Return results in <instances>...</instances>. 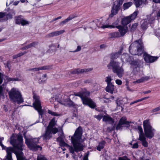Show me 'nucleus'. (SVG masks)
Listing matches in <instances>:
<instances>
[{"instance_id":"obj_1","label":"nucleus","mask_w":160,"mask_h":160,"mask_svg":"<svg viewBox=\"0 0 160 160\" xmlns=\"http://www.w3.org/2000/svg\"><path fill=\"white\" fill-rule=\"evenodd\" d=\"M90 94V92L88 91L79 92H74V94L71 95L68 98H64L65 99L63 101H61L60 103L66 106H70L72 105L73 102L71 100L70 98H73L74 96H78L80 97L82 100L83 104L88 105L91 108H94L96 107L95 103L90 98H88Z\"/></svg>"},{"instance_id":"obj_2","label":"nucleus","mask_w":160,"mask_h":160,"mask_svg":"<svg viewBox=\"0 0 160 160\" xmlns=\"http://www.w3.org/2000/svg\"><path fill=\"white\" fill-rule=\"evenodd\" d=\"M10 142L15 148L20 151L15 152L17 157V160H24L22 147L24 146L23 144V139L22 135L20 134H12L10 139Z\"/></svg>"},{"instance_id":"obj_3","label":"nucleus","mask_w":160,"mask_h":160,"mask_svg":"<svg viewBox=\"0 0 160 160\" xmlns=\"http://www.w3.org/2000/svg\"><path fill=\"white\" fill-rule=\"evenodd\" d=\"M82 135V128L79 127L77 129L74 134L71 138V141L74 149L72 147H70L69 149L70 152L73 154L74 151L78 152L83 150V145L81 142Z\"/></svg>"},{"instance_id":"obj_4","label":"nucleus","mask_w":160,"mask_h":160,"mask_svg":"<svg viewBox=\"0 0 160 160\" xmlns=\"http://www.w3.org/2000/svg\"><path fill=\"white\" fill-rule=\"evenodd\" d=\"M129 52L132 55H140L144 51L143 44L141 39L132 43L129 48Z\"/></svg>"},{"instance_id":"obj_5","label":"nucleus","mask_w":160,"mask_h":160,"mask_svg":"<svg viewBox=\"0 0 160 160\" xmlns=\"http://www.w3.org/2000/svg\"><path fill=\"white\" fill-rule=\"evenodd\" d=\"M24 138L25 139L26 144L30 150L36 151L39 148H40L41 150L42 149V147L39 145H37L39 142L40 138H33L30 135L26 136L24 135Z\"/></svg>"},{"instance_id":"obj_6","label":"nucleus","mask_w":160,"mask_h":160,"mask_svg":"<svg viewBox=\"0 0 160 160\" xmlns=\"http://www.w3.org/2000/svg\"><path fill=\"white\" fill-rule=\"evenodd\" d=\"M8 94L10 100L13 103L20 104L23 102L22 95L18 89L12 88L8 92Z\"/></svg>"},{"instance_id":"obj_7","label":"nucleus","mask_w":160,"mask_h":160,"mask_svg":"<svg viewBox=\"0 0 160 160\" xmlns=\"http://www.w3.org/2000/svg\"><path fill=\"white\" fill-rule=\"evenodd\" d=\"M107 67L108 68L112 69L113 72L116 73L118 77L121 78L122 77L124 73V70L121 65L120 62H118L111 60Z\"/></svg>"},{"instance_id":"obj_8","label":"nucleus","mask_w":160,"mask_h":160,"mask_svg":"<svg viewBox=\"0 0 160 160\" xmlns=\"http://www.w3.org/2000/svg\"><path fill=\"white\" fill-rule=\"evenodd\" d=\"M143 125L145 137L149 139L152 138L154 136L155 130L151 125L149 120L144 121Z\"/></svg>"},{"instance_id":"obj_9","label":"nucleus","mask_w":160,"mask_h":160,"mask_svg":"<svg viewBox=\"0 0 160 160\" xmlns=\"http://www.w3.org/2000/svg\"><path fill=\"white\" fill-rule=\"evenodd\" d=\"M121 59L123 62H129L132 68H139V62L137 61L133 60L132 57L128 54H123L121 56Z\"/></svg>"},{"instance_id":"obj_10","label":"nucleus","mask_w":160,"mask_h":160,"mask_svg":"<svg viewBox=\"0 0 160 160\" xmlns=\"http://www.w3.org/2000/svg\"><path fill=\"white\" fill-rule=\"evenodd\" d=\"M33 101L32 105L35 109L37 110L39 114L42 118V116L44 113V110L42 109L41 101L39 97L36 94H34L33 95ZM40 116H39L40 117Z\"/></svg>"},{"instance_id":"obj_11","label":"nucleus","mask_w":160,"mask_h":160,"mask_svg":"<svg viewBox=\"0 0 160 160\" xmlns=\"http://www.w3.org/2000/svg\"><path fill=\"white\" fill-rule=\"evenodd\" d=\"M132 122H129L127 121L125 117H122L116 126V129H120L123 126L129 128L131 126V128H133L134 126L132 125Z\"/></svg>"},{"instance_id":"obj_12","label":"nucleus","mask_w":160,"mask_h":160,"mask_svg":"<svg viewBox=\"0 0 160 160\" xmlns=\"http://www.w3.org/2000/svg\"><path fill=\"white\" fill-rule=\"evenodd\" d=\"M91 24L92 25H94V24H95L96 26L103 28H114L115 27L113 25H109L107 23H105V21L102 19L99 20H95L93 22H92Z\"/></svg>"},{"instance_id":"obj_13","label":"nucleus","mask_w":160,"mask_h":160,"mask_svg":"<svg viewBox=\"0 0 160 160\" xmlns=\"http://www.w3.org/2000/svg\"><path fill=\"white\" fill-rule=\"evenodd\" d=\"M138 13V11H136L131 15L123 18L121 21L122 24L124 26L127 25L136 18Z\"/></svg>"},{"instance_id":"obj_14","label":"nucleus","mask_w":160,"mask_h":160,"mask_svg":"<svg viewBox=\"0 0 160 160\" xmlns=\"http://www.w3.org/2000/svg\"><path fill=\"white\" fill-rule=\"evenodd\" d=\"M2 150H5L7 152L6 157L7 160H13L12 157V153L14 152V150L11 147H7L3 144L1 146Z\"/></svg>"},{"instance_id":"obj_15","label":"nucleus","mask_w":160,"mask_h":160,"mask_svg":"<svg viewBox=\"0 0 160 160\" xmlns=\"http://www.w3.org/2000/svg\"><path fill=\"white\" fill-rule=\"evenodd\" d=\"M144 59L147 63H152L156 61L158 58V57L152 56L145 52L143 55Z\"/></svg>"},{"instance_id":"obj_16","label":"nucleus","mask_w":160,"mask_h":160,"mask_svg":"<svg viewBox=\"0 0 160 160\" xmlns=\"http://www.w3.org/2000/svg\"><path fill=\"white\" fill-rule=\"evenodd\" d=\"M56 124L55 118H53L50 122L49 125L47 127L48 128L52 129V132L53 134H55L58 131V129L56 128H54Z\"/></svg>"},{"instance_id":"obj_17","label":"nucleus","mask_w":160,"mask_h":160,"mask_svg":"<svg viewBox=\"0 0 160 160\" xmlns=\"http://www.w3.org/2000/svg\"><path fill=\"white\" fill-rule=\"evenodd\" d=\"M22 16L21 15L17 16L15 17L16 24H21L23 26L29 24V22L28 21L22 19Z\"/></svg>"},{"instance_id":"obj_18","label":"nucleus","mask_w":160,"mask_h":160,"mask_svg":"<svg viewBox=\"0 0 160 160\" xmlns=\"http://www.w3.org/2000/svg\"><path fill=\"white\" fill-rule=\"evenodd\" d=\"M53 134L52 132V129L47 128L45 133L42 135L44 139L49 140L52 137V134Z\"/></svg>"},{"instance_id":"obj_19","label":"nucleus","mask_w":160,"mask_h":160,"mask_svg":"<svg viewBox=\"0 0 160 160\" xmlns=\"http://www.w3.org/2000/svg\"><path fill=\"white\" fill-rule=\"evenodd\" d=\"M53 134L52 132V129L47 128L45 133L42 135L44 139L49 140L52 137V134Z\"/></svg>"},{"instance_id":"obj_20","label":"nucleus","mask_w":160,"mask_h":160,"mask_svg":"<svg viewBox=\"0 0 160 160\" xmlns=\"http://www.w3.org/2000/svg\"><path fill=\"white\" fill-rule=\"evenodd\" d=\"M92 70V68H84L82 69H77L72 71V74H79L91 71Z\"/></svg>"},{"instance_id":"obj_21","label":"nucleus","mask_w":160,"mask_h":160,"mask_svg":"<svg viewBox=\"0 0 160 160\" xmlns=\"http://www.w3.org/2000/svg\"><path fill=\"white\" fill-rule=\"evenodd\" d=\"M116 28L118 29L120 33L121 36H124L128 31V27H127L122 26L121 25L116 26Z\"/></svg>"},{"instance_id":"obj_22","label":"nucleus","mask_w":160,"mask_h":160,"mask_svg":"<svg viewBox=\"0 0 160 160\" xmlns=\"http://www.w3.org/2000/svg\"><path fill=\"white\" fill-rule=\"evenodd\" d=\"M52 68V65H48L46 66H44L42 67H41L39 68H30L28 69V70L29 71H32L34 72L37 71H39L40 70H48L51 69Z\"/></svg>"},{"instance_id":"obj_23","label":"nucleus","mask_w":160,"mask_h":160,"mask_svg":"<svg viewBox=\"0 0 160 160\" xmlns=\"http://www.w3.org/2000/svg\"><path fill=\"white\" fill-rule=\"evenodd\" d=\"M120 9V8L113 4V6L112 7L111 14L109 15V17L111 18L114 15L117 14Z\"/></svg>"},{"instance_id":"obj_24","label":"nucleus","mask_w":160,"mask_h":160,"mask_svg":"<svg viewBox=\"0 0 160 160\" xmlns=\"http://www.w3.org/2000/svg\"><path fill=\"white\" fill-rule=\"evenodd\" d=\"M65 31L64 30H61L59 31H56L52 32L47 35L46 36V37L48 38H50L55 36H58L62 34Z\"/></svg>"},{"instance_id":"obj_25","label":"nucleus","mask_w":160,"mask_h":160,"mask_svg":"<svg viewBox=\"0 0 160 160\" xmlns=\"http://www.w3.org/2000/svg\"><path fill=\"white\" fill-rule=\"evenodd\" d=\"M105 89L107 92L112 94L114 90V86L112 83L108 84Z\"/></svg>"},{"instance_id":"obj_26","label":"nucleus","mask_w":160,"mask_h":160,"mask_svg":"<svg viewBox=\"0 0 160 160\" xmlns=\"http://www.w3.org/2000/svg\"><path fill=\"white\" fill-rule=\"evenodd\" d=\"M102 120L106 123L110 124H112L114 122L113 119L108 115L104 116Z\"/></svg>"},{"instance_id":"obj_27","label":"nucleus","mask_w":160,"mask_h":160,"mask_svg":"<svg viewBox=\"0 0 160 160\" xmlns=\"http://www.w3.org/2000/svg\"><path fill=\"white\" fill-rule=\"evenodd\" d=\"M15 14V12L14 10H12L9 13L6 14L5 18L3 19L4 21H6L8 19L12 18L13 16Z\"/></svg>"},{"instance_id":"obj_28","label":"nucleus","mask_w":160,"mask_h":160,"mask_svg":"<svg viewBox=\"0 0 160 160\" xmlns=\"http://www.w3.org/2000/svg\"><path fill=\"white\" fill-rule=\"evenodd\" d=\"M136 7H139L142 5L147 4V0H134Z\"/></svg>"},{"instance_id":"obj_29","label":"nucleus","mask_w":160,"mask_h":160,"mask_svg":"<svg viewBox=\"0 0 160 160\" xmlns=\"http://www.w3.org/2000/svg\"><path fill=\"white\" fill-rule=\"evenodd\" d=\"M122 48H121L118 51L111 54V58L112 59H117L119 58L122 53Z\"/></svg>"},{"instance_id":"obj_30","label":"nucleus","mask_w":160,"mask_h":160,"mask_svg":"<svg viewBox=\"0 0 160 160\" xmlns=\"http://www.w3.org/2000/svg\"><path fill=\"white\" fill-rule=\"evenodd\" d=\"M75 17H76V16L74 14L70 15L67 19H65L63 21L61 22L60 23V25H62L65 24L69 21L72 20Z\"/></svg>"},{"instance_id":"obj_31","label":"nucleus","mask_w":160,"mask_h":160,"mask_svg":"<svg viewBox=\"0 0 160 160\" xmlns=\"http://www.w3.org/2000/svg\"><path fill=\"white\" fill-rule=\"evenodd\" d=\"M138 140L142 142V145L146 147H148V144L146 141V138L145 136L142 137L138 138Z\"/></svg>"},{"instance_id":"obj_32","label":"nucleus","mask_w":160,"mask_h":160,"mask_svg":"<svg viewBox=\"0 0 160 160\" xmlns=\"http://www.w3.org/2000/svg\"><path fill=\"white\" fill-rule=\"evenodd\" d=\"M132 4V2H128L125 3L123 4L122 6V9L123 10L128 9L130 7Z\"/></svg>"},{"instance_id":"obj_33","label":"nucleus","mask_w":160,"mask_h":160,"mask_svg":"<svg viewBox=\"0 0 160 160\" xmlns=\"http://www.w3.org/2000/svg\"><path fill=\"white\" fill-rule=\"evenodd\" d=\"M149 77L148 76H145L141 78L134 82V83H140L143 82L145 81H147L149 79Z\"/></svg>"},{"instance_id":"obj_34","label":"nucleus","mask_w":160,"mask_h":160,"mask_svg":"<svg viewBox=\"0 0 160 160\" xmlns=\"http://www.w3.org/2000/svg\"><path fill=\"white\" fill-rule=\"evenodd\" d=\"M105 143L106 142L104 141H103L100 142L98 145L97 147V149L99 151H101V150L103 148Z\"/></svg>"},{"instance_id":"obj_35","label":"nucleus","mask_w":160,"mask_h":160,"mask_svg":"<svg viewBox=\"0 0 160 160\" xmlns=\"http://www.w3.org/2000/svg\"><path fill=\"white\" fill-rule=\"evenodd\" d=\"M6 80L8 82H11L13 81H21V79L18 78H11L8 77H6Z\"/></svg>"},{"instance_id":"obj_36","label":"nucleus","mask_w":160,"mask_h":160,"mask_svg":"<svg viewBox=\"0 0 160 160\" xmlns=\"http://www.w3.org/2000/svg\"><path fill=\"white\" fill-rule=\"evenodd\" d=\"M138 128L139 131L138 132L139 134V138L142 137V136H145L144 135L143 130L141 126H138Z\"/></svg>"},{"instance_id":"obj_37","label":"nucleus","mask_w":160,"mask_h":160,"mask_svg":"<svg viewBox=\"0 0 160 160\" xmlns=\"http://www.w3.org/2000/svg\"><path fill=\"white\" fill-rule=\"evenodd\" d=\"M47 112L48 114L51 115L52 116H58L60 115V114H59L56 112H54L53 111L49 109L48 110Z\"/></svg>"},{"instance_id":"obj_38","label":"nucleus","mask_w":160,"mask_h":160,"mask_svg":"<svg viewBox=\"0 0 160 160\" xmlns=\"http://www.w3.org/2000/svg\"><path fill=\"white\" fill-rule=\"evenodd\" d=\"M124 1V0H117L113 3V4L120 8Z\"/></svg>"},{"instance_id":"obj_39","label":"nucleus","mask_w":160,"mask_h":160,"mask_svg":"<svg viewBox=\"0 0 160 160\" xmlns=\"http://www.w3.org/2000/svg\"><path fill=\"white\" fill-rule=\"evenodd\" d=\"M148 23L150 24L154 22L155 18L152 16V14L150 15L149 18H148Z\"/></svg>"},{"instance_id":"obj_40","label":"nucleus","mask_w":160,"mask_h":160,"mask_svg":"<svg viewBox=\"0 0 160 160\" xmlns=\"http://www.w3.org/2000/svg\"><path fill=\"white\" fill-rule=\"evenodd\" d=\"M110 35L111 38H112L119 37H120L119 33L117 32L112 33L110 34Z\"/></svg>"},{"instance_id":"obj_41","label":"nucleus","mask_w":160,"mask_h":160,"mask_svg":"<svg viewBox=\"0 0 160 160\" xmlns=\"http://www.w3.org/2000/svg\"><path fill=\"white\" fill-rule=\"evenodd\" d=\"M5 89V88L4 85H3L0 86V98L2 96H3Z\"/></svg>"},{"instance_id":"obj_42","label":"nucleus","mask_w":160,"mask_h":160,"mask_svg":"<svg viewBox=\"0 0 160 160\" xmlns=\"http://www.w3.org/2000/svg\"><path fill=\"white\" fill-rule=\"evenodd\" d=\"M116 103L118 107H120L122 108V110L123 109V108L122 107V105L123 103V101L122 100L117 99L116 101Z\"/></svg>"},{"instance_id":"obj_43","label":"nucleus","mask_w":160,"mask_h":160,"mask_svg":"<svg viewBox=\"0 0 160 160\" xmlns=\"http://www.w3.org/2000/svg\"><path fill=\"white\" fill-rule=\"evenodd\" d=\"M112 80L111 78V77L110 76H108L106 77L105 79V81L107 82V84H109L112 83L111 82V81Z\"/></svg>"},{"instance_id":"obj_44","label":"nucleus","mask_w":160,"mask_h":160,"mask_svg":"<svg viewBox=\"0 0 160 160\" xmlns=\"http://www.w3.org/2000/svg\"><path fill=\"white\" fill-rule=\"evenodd\" d=\"M138 25V24L137 23H134L132 24L131 27H130V31H134L136 29Z\"/></svg>"},{"instance_id":"obj_45","label":"nucleus","mask_w":160,"mask_h":160,"mask_svg":"<svg viewBox=\"0 0 160 160\" xmlns=\"http://www.w3.org/2000/svg\"><path fill=\"white\" fill-rule=\"evenodd\" d=\"M37 160H48L43 155L40 154L38 156Z\"/></svg>"},{"instance_id":"obj_46","label":"nucleus","mask_w":160,"mask_h":160,"mask_svg":"<svg viewBox=\"0 0 160 160\" xmlns=\"http://www.w3.org/2000/svg\"><path fill=\"white\" fill-rule=\"evenodd\" d=\"M148 23L147 21H145L141 25V27L143 29H145L148 28Z\"/></svg>"},{"instance_id":"obj_47","label":"nucleus","mask_w":160,"mask_h":160,"mask_svg":"<svg viewBox=\"0 0 160 160\" xmlns=\"http://www.w3.org/2000/svg\"><path fill=\"white\" fill-rule=\"evenodd\" d=\"M59 144L61 146H65V147H68L69 146L68 144L66 143L64 141H62L61 142H59Z\"/></svg>"},{"instance_id":"obj_48","label":"nucleus","mask_w":160,"mask_h":160,"mask_svg":"<svg viewBox=\"0 0 160 160\" xmlns=\"http://www.w3.org/2000/svg\"><path fill=\"white\" fill-rule=\"evenodd\" d=\"M118 160H130L128 157L126 156H124L123 157H119L118 158Z\"/></svg>"},{"instance_id":"obj_49","label":"nucleus","mask_w":160,"mask_h":160,"mask_svg":"<svg viewBox=\"0 0 160 160\" xmlns=\"http://www.w3.org/2000/svg\"><path fill=\"white\" fill-rule=\"evenodd\" d=\"M102 117L103 116L101 114H99L98 115H95L94 116V117L99 120H100Z\"/></svg>"},{"instance_id":"obj_50","label":"nucleus","mask_w":160,"mask_h":160,"mask_svg":"<svg viewBox=\"0 0 160 160\" xmlns=\"http://www.w3.org/2000/svg\"><path fill=\"white\" fill-rule=\"evenodd\" d=\"M57 141L59 142H62L64 140V139L63 136H60L57 139Z\"/></svg>"},{"instance_id":"obj_51","label":"nucleus","mask_w":160,"mask_h":160,"mask_svg":"<svg viewBox=\"0 0 160 160\" xmlns=\"http://www.w3.org/2000/svg\"><path fill=\"white\" fill-rule=\"evenodd\" d=\"M115 82L118 85H121L122 84V82L121 80L119 79H117L115 81Z\"/></svg>"},{"instance_id":"obj_52","label":"nucleus","mask_w":160,"mask_h":160,"mask_svg":"<svg viewBox=\"0 0 160 160\" xmlns=\"http://www.w3.org/2000/svg\"><path fill=\"white\" fill-rule=\"evenodd\" d=\"M5 16L6 12H0V19H2V18H4Z\"/></svg>"},{"instance_id":"obj_53","label":"nucleus","mask_w":160,"mask_h":160,"mask_svg":"<svg viewBox=\"0 0 160 160\" xmlns=\"http://www.w3.org/2000/svg\"><path fill=\"white\" fill-rule=\"evenodd\" d=\"M3 74L1 72H0V84H1L3 82Z\"/></svg>"},{"instance_id":"obj_54","label":"nucleus","mask_w":160,"mask_h":160,"mask_svg":"<svg viewBox=\"0 0 160 160\" xmlns=\"http://www.w3.org/2000/svg\"><path fill=\"white\" fill-rule=\"evenodd\" d=\"M119 21L118 19H117L116 21L113 23L112 25H113L115 27L114 28H116V26H117V25L118 24L119 22Z\"/></svg>"},{"instance_id":"obj_55","label":"nucleus","mask_w":160,"mask_h":160,"mask_svg":"<svg viewBox=\"0 0 160 160\" xmlns=\"http://www.w3.org/2000/svg\"><path fill=\"white\" fill-rule=\"evenodd\" d=\"M6 67H7L9 69V70H10V68L11 67V65L10 64V63L9 62H8L6 65Z\"/></svg>"},{"instance_id":"obj_56","label":"nucleus","mask_w":160,"mask_h":160,"mask_svg":"<svg viewBox=\"0 0 160 160\" xmlns=\"http://www.w3.org/2000/svg\"><path fill=\"white\" fill-rule=\"evenodd\" d=\"M160 110V106L157 107V108H155V109H153L152 110V112H156Z\"/></svg>"},{"instance_id":"obj_57","label":"nucleus","mask_w":160,"mask_h":160,"mask_svg":"<svg viewBox=\"0 0 160 160\" xmlns=\"http://www.w3.org/2000/svg\"><path fill=\"white\" fill-rule=\"evenodd\" d=\"M81 49V47L80 46H78L77 47V49L75 50L74 51H73V52H75L78 51H80Z\"/></svg>"},{"instance_id":"obj_58","label":"nucleus","mask_w":160,"mask_h":160,"mask_svg":"<svg viewBox=\"0 0 160 160\" xmlns=\"http://www.w3.org/2000/svg\"><path fill=\"white\" fill-rule=\"evenodd\" d=\"M157 18L159 20L160 19V10L158 11L157 14Z\"/></svg>"},{"instance_id":"obj_59","label":"nucleus","mask_w":160,"mask_h":160,"mask_svg":"<svg viewBox=\"0 0 160 160\" xmlns=\"http://www.w3.org/2000/svg\"><path fill=\"white\" fill-rule=\"evenodd\" d=\"M32 45V47H35V46H37L38 44V42H33L31 43Z\"/></svg>"},{"instance_id":"obj_60","label":"nucleus","mask_w":160,"mask_h":160,"mask_svg":"<svg viewBox=\"0 0 160 160\" xmlns=\"http://www.w3.org/2000/svg\"><path fill=\"white\" fill-rule=\"evenodd\" d=\"M29 45H28L22 48V49L23 50H26L28 48H29Z\"/></svg>"},{"instance_id":"obj_61","label":"nucleus","mask_w":160,"mask_h":160,"mask_svg":"<svg viewBox=\"0 0 160 160\" xmlns=\"http://www.w3.org/2000/svg\"><path fill=\"white\" fill-rule=\"evenodd\" d=\"M138 145L137 143H134L132 146L133 148H138Z\"/></svg>"},{"instance_id":"obj_62","label":"nucleus","mask_w":160,"mask_h":160,"mask_svg":"<svg viewBox=\"0 0 160 160\" xmlns=\"http://www.w3.org/2000/svg\"><path fill=\"white\" fill-rule=\"evenodd\" d=\"M151 92V91H150V90H148L147 91L143 92H142V93H143L144 94H147L148 93H150V92Z\"/></svg>"},{"instance_id":"obj_63","label":"nucleus","mask_w":160,"mask_h":160,"mask_svg":"<svg viewBox=\"0 0 160 160\" xmlns=\"http://www.w3.org/2000/svg\"><path fill=\"white\" fill-rule=\"evenodd\" d=\"M106 47V45L105 44H102L100 46V48L101 49L104 48Z\"/></svg>"},{"instance_id":"obj_64","label":"nucleus","mask_w":160,"mask_h":160,"mask_svg":"<svg viewBox=\"0 0 160 160\" xmlns=\"http://www.w3.org/2000/svg\"><path fill=\"white\" fill-rule=\"evenodd\" d=\"M19 2V1L14 2L13 3V5L15 6L17 5Z\"/></svg>"}]
</instances>
